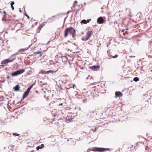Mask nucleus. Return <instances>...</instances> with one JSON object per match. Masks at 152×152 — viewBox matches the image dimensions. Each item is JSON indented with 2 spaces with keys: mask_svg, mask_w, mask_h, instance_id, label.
I'll list each match as a JSON object with an SVG mask.
<instances>
[{
  "mask_svg": "<svg viewBox=\"0 0 152 152\" xmlns=\"http://www.w3.org/2000/svg\"><path fill=\"white\" fill-rule=\"evenodd\" d=\"M22 10H21V9H20V10H19V12H20L21 13V12H22Z\"/></svg>",
  "mask_w": 152,
  "mask_h": 152,
  "instance_id": "nucleus-64",
  "label": "nucleus"
},
{
  "mask_svg": "<svg viewBox=\"0 0 152 152\" xmlns=\"http://www.w3.org/2000/svg\"><path fill=\"white\" fill-rule=\"evenodd\" d=\"M29 94L28 92L25 91L23 95V98H25Z\"/></svg>",
  "mask_w": 152,
  "mask_h": 152,
  "instance_id": "nucleus-18",
  "label": "nucleus"
},
{
  "mask_svg": "<svg viewBox=\"0 0 152 152\" xmlns=\"http://www.w3.org/2000/svg\"><path fill=\"white\" fill-rule=\"evenodd\" d=\"M77 4V1H75L73 4L72 7H75Z\"/></svg>",
  "mask_w": 152,
  "mask_h": 152,
  "instance_id": "nucleus-23",
  "label": "nucleus"
},
{
  "mask_svg": "<svg viewBox=\"0 0 152 152\" xmlns=\"http://www.w3.org/2000/svg\"><path fill=\"white\" fill-rule=\"evenodd\" d=\"M33 86L31 85L28 88L30 89V90H31V89L32 88Z\"/></svg>",
  "mask_w": 152,
  "mask_h": 152,
  "instance_id": "nucleus-37",
  "label": "nucleus"
},
{
  "mask_svg": "<svg viewBox=\"0 0 152 152\" xmlns=\"http://www.w3.org/2000/svg\"><path fill=\"white\" fill-rule=\"evenodd\" d=\"M40 83H41V84H40V85L42 86H44L47 84L46 83H43L42 81L40 82Z\"/></svg>",
  "mask_w": 152,
  "mask_h": 152,
  "instance_id": "nucleus-29",
  "label": "nucleus"
},
{
  "mask_svg": "<svg viewBox=\"0 0 152 152\" xmlns=\"http://www.w3.org/2000/svg\"><path fill=\"white\" fill-rule=\"evenodd\" d=\"M63 105V103H60L59 105H58V106H62Z\"/></svg>",
  "mask_w": 152,
  "mask_h": 152,
  "instance_id": "nucleus-49",
  "label": "nucleus"
},
{
  "mask_svg": "<svg viewBox=\"0 0 152 152\" xmlns=\"http://www.w3.org/2000/svg\"><path fill=\"white\" fill-rule=\"evenodd\" d=\"M34 25H32V27H32V28H34Z\"/></svg>",
  "mask_w": 152,
  "mask_h": 152,
  "instance_id": "nucleus-63",
  "label": "nucleus"
},
{
  "mask_svg": "<svg viewBox=\"0 0 152 152\" xmlns=\"http://www.w3.org/2000/svg\"><path fill=\"white\" fill-rule=\"evenodd\" d=\"M123 25H124V23L123 22H122L121 23V25L122 26Z\"/></svg>",
  "mask_w": 152,
  "mask_h": 152,
  "instance_id": "nucleus-62",
  "label": "nucleus"
},
{
  "mask_svg": "<svg viewBox=\"0 0 152 152\" xmlns=\"http://www.w3.org/2000/svg\"><path fill=\"white\" fill-rule=\"evenodd\" d=\"M13 135L14 136H18L20 135V134L18 133H13Z\"/></svg>",
  "mask_w": 152,
  "mask_h": 152,
  "instance_id": "nucleus-32",
  "label": "nucleus"
},
{
  "mask_svg": "<svg viewBox=\"0 0 152 152\" xmlns=\"http://www.w3.org/2000/svg\"><path fill=\"white\" fill-rule=\"evenodd\" d=\"M25 99V98H23V97H22V99H21V101H22Z\"/></svg>",
  "mask_w": 152,
  "mask_h": 152,
  "instance_id": "nucleus-56",
  "label": "nucleus"
},
{
  "mask_svg": "<svg viewBox=\"0 0 152 152\" xmlns=\"http://www.w3.org/2000/svg\"><path fill=\"white\" fill-rule=\"evenodd\" d=\"M14 56H12V55L11 56V57H12V58H11V59H12L13 58H15V57H14Z\"/></svg>",
  "mask_w": 152,
  "mask_h": 152,
  "instance_id": "nucleus-45",
  "label": "nucleus"
},
{
  "mask_svg": "<svg viewBox=\"0 0 152 152\" xmlns=\"http://www.w3.org/2000/svg\"><path fill=\"white\" fill-rule=\"evenodd\" d=\"M42 53V51H38L36 52H33V54H35V55H36V54H40Z\"/></svg>",
  "mask_w": 152,
  "mask_h": 152,
  "instance_id": "nucleus-27",
  "label": "nucleus"
},
{
  "mask_svg": "<svg viewBox=\"0 0 152 152\" xmlns=\"http://www.w3.org/2000/svg\"><path fill=\"white\" fill-rule=\"evenodd\" d=\"M13 89L14 90V91H19L20 89L19 85L18 84H17L15 86L13 87Z\"/></svg>",
  "mask_w": 152,
  "mask_h": 152,
  "instance_id": "nucleus-9",
  "label": "nucleus"
},
{
  "mask_svg": "<svg viewBox=\"0 0 152 152\" xmlns=\"http://www.w3.org/2000/svg\"><path fill=\"white\" fill-rule=\"evenodd\" d=\"M53 62V61L50 60V61L49 62L47 63V64L48 66H49L50 67H51L52 66H53V64H52Z\"/></svg>",
  "mask_w": 152,
  "mask_h": 152,
  "instance_id": "nucleus-16",
  "label": "nucleus"
},
{
  "mask_svg": "<svg viewBox=\"0 0 152 152\" xmlns=\"http://www.w3.org/2000/svg\"><path fill=\"white\" fill-rule=\"evenodd\" d=\"M128 33V32L127 31H125L123 33V34L124 35H125V34H127Z\"/></svg>",
  "mask_w": 152,
  "mask_h": 152,
  "instance_id": "nucleus-35",
  "label": "nucleus"
},
{
  "mask_svg": "<svg viewBox=\"0 0 152 152\" xmlns=\"http://www.w3.org/2000/svg\"><path fill=\"white\" fill-rule=\"evenodd\" d=\"M93 147L88 148L87 150V152H89L90 151H94V150L93 149Z\"/></svg>",
  "mask_w": 152,
  "mask_h": 152,
  "instance_id": "nucleus-24",
  "label": "nucleus"
},
{
  "mask_svg": "<svg viewBox=\"0 0 152 152\" xmlns=\"http://www.w3.org/2000/svg\"><path fill=\"white\" fill-rule=\"evenodd\" d=\"M110 56L112 58H117L118 57V55L117 54H115L114 56H113L112 55H111Z\"/></svg>",
  "mask_w": 152,
  "mask_h": 152,
  "instance_id": "nucleus-30",
  "label": "nucleus"
},
{
  "mask_svg": "<svg viewBox=\"0 0 152 152\" xmlns=\"http://www.w3.org/2000/svg\"><path fill=\"white\" fill-rule=\"evenodd\" d=\"M67 18H65L64 19V23L65 21V20H66V19Z\"/></svg>",
  "mask_w": 152,
  "mask_h": 152,
  "instance_id": "nucleus-54",
  "label": "nucleus"
},
{
  "mask_svg": "<svg viewBox=\"0 0 152 152\" xmlns=\"http://www.w3.org/2000/svg\"><path fill=\"white\" fill-rule=\"evenodd\" d=\"M133 80L135 82H137L139 80V78L138 77H135L133 78Z\"/></svg>",
  "mask_w": 152,
  "mask_h": 152,
  "instance_id": "nucleus-21",
  "label": "nucleus"
},
{
  "mask_svg": "<svg viewBox=\"0 0 152 152\" xmlns=\"http://www.w3.org/2000/svg\"><path fill=\"white\" fill-rule=\"evenodd\" d=\"M76 31L75 29L72 27L66 28L64 32V36L66 38L69 34L71 35L72 38L76 39Z\"/></svg>",
  "mask_w": 152,
  "mask_h": 152,
  "instance_id": "nucleus-1",
  "label": "nucleus"
},
{
  "mask_svg": "<svg viewBox=\"0 0 152 152\" xmlns=\"http://www.w3.org/2000/svg\"><path fill=\"white\" fill-rule=\"evenodd\" d=\"M18 24H22V23H20V22H19V23H17L16 24V25H18Z\"/></svg>",
  "mask_w": 152,
  "mask_h": 152,
  "instance_id": "nucleus-46",
  "label": "nucleus"
},
{
  "mask_svg": "<svg viewBox=\"0 0 152 152\" xmlns=\"http://www.w3.org/2000/svg\"><path fill=\"white\" fill-rule=\"evenodd\" d=\"M81 23H83L84 24H86L87 23L86 22V20H85V19H84V20H82L81 21Z\"/></svg>",
  "mask_w": 152,
  "mask_h": 152,
  "instance_id": "nucleus-31",
  "label": "nucleus"
},
{
  "mask_svg": "<svg viewBox=\"0 0 152 152\" xmlns=\"http://www.w3.org/2000/svg\"><path fill=\"white\" fill-rule=\"evenodd\" d=\"M87 29H88V31L86 33V37L89 39L93 34V29L91 27H88Z\"/></svg>",
  "mask_w": 152,
  "mask_h": 152,
  "instance_id": "nucleus-4",
  "label": "nucleus"
},
{
  "mask_svg": "<svg viewBox=\"0 0 152 152\" xmlns=\"http://www.w3.org/2000/svg\"><path fill=\"white\" fill-rule=\"evenodd\" d=\"M44 145L43 144H42L40 145L37 146L36 147V149L38 151L40 149H42L44 147Z\"/></svg>",
  "mask_w": 152,
  "mask_h": 152,
  "instance_id": "nucleus-12",
  "label": "nucleus"
},
{
  "mask_svg": "<svg viewBox=\"0 0 152 152\" xmlns=\"http://www.w3.org/2000/svg\"><path fill=\"white\" fill-rule=\"evenodd\" d=\"M10 76L9 75H7V79H9L10 77Z\"/></svg>",
  "mask_w": 152,
  "mask_h": 152,
  "instance_id": "nucleus-47",
  "label": "nucleus"
},
{
  "mask_svg": "<svg viewBox=\"0 0 152 152\" xmlns=\"http://www.w3.org/2000/svg\"><path fill=\"white\" fill-rule=\"evenodd\" d=\"M50 41H49L48 42V43H47V44H48L50 43Z\"/></svg>",
  "mask_w": 152,
  "mask_h": 152,
  "instance_id": "nucleus-61",
  "label": "nucleus"
},
{
  "mask_svg": "<svg viewBox=\"0 0 152 152\" xmlns=\"http://www.w3.org/2000/svg\"><path fill=\"white\" fill-rule=\"evenodd\" d=\"M55 16H52L51 18H48V19H49V20H51L52 19V18H53L54 17H55Z\"/></svg>",
  "mask_w": 152,
  "mask_h": 152,
  "instance_id": "nucleus-39",
  "label": "nucleus"
},
{
  "mask_svg": "<svg viewBox=\"0 0 152 152\" xmlns=\"http://www.w3.org/2000/svg\"><path fill=\"white\" fill-rule=\"evenodd\" d=\"M18 74L17 73L16 71H15V72H12L11 73V75L12 76H17L18 75Z\"/></svg>",
  "mask_w": 152,
  "mask_h": 152,
  "instance_id": "nucleus-19",
  "label": "nucleus"
},
{
  "mask_svg": "<svg viewBox=\"0 0 152 152\" xmlns=\"http://www.w3.org/2000/svg\"><path fill=\"white\" fill-rule=\"evenodd\" d=\"M124 29H123L121 31V32H124Z\"/></svg>",
  "mask_w": 152,
  "mask_h": 152,
  "instance_id": "nucleus-57",
  "label": "nucleus"
},
{
  "mask_svg": "<svg viewBox=\"0 0 152 152\" xmlns=\"http://www.w3.org/2000/svg\"><path fill=\"white\" fill-rule=\"evenodd\" d=\"M24 15L26 16V17H27V18H28V19L29 20H30V18L29 17V16L27 15V14L26 13V12L25 11V13H24Z\"/></svg>",
  "mask_w": 152,
  "mask_h": 152,
  "instance_id": "nucleus-28",
  "label": "nucleus"
},
{
  "mask_svg": "<svg viewBox=\"0 0 152 152\" xmlns=\"http://www.w3.org/2000/svg\"><path fill=\"white\" fill-rule=\"evenodd\" d=\"M11 7L12 9V10H14V7L12 5H11Z\"/></svg>",
  "mask_w": 152,
  "mask_h": 152,
  "instance_id": "nucleus-36",
  "label": "nucleus"
},
{
  "mask_svg": "<svg viewBox=\"0 0 152 152\" xmlns=\"http://www.w3.org/2000/svg\"><path fill=\"white\" fill-rule=\"evenodd\" d=\"M22 101H21V100L18 102L17 104H16V105H17L18 104H19V103H21V102H22Z\"/></svg>",
  "mask_w": 152,
  "mask_h": 152,
  "instance_id": "nucleus-50",
  "label": "nucleus"
},
{
  "mask_svg": "<svg viewBox=\"0 0 152 152\" xmlns=\"http://www.w3.org/2000/svg\"><path fill=\"white\" fill-rule=\"evenodd\" d=\"M124 38L125 39H128V37H124Z\"/></svg>",
  "mask_w": 152,
  "mask_h": 152,
  "instance_id": "nucleus-58",
  "label": "nucleus"
},
{
  "mask_svg": "<svg viewBox=\"0 0 152 152\" xmlns=\"http://www.w3.org/2000/svg\"><path fill=\"white\" fill-rule=\"evenodd\" d=\"M96 129H97V128L95 127V128L94 129H92V130H93V132H94L96 131Z\"/></svg>",
  "mask_w": 152,
  "mask_h": 152,
  "instance_id": "nucleus-41",
  "label": "nucleus"
},
{
  "mask_svg": "<svg viewBox=\"0 0 152 152\" xmlns=\"http://www.w3.org/2000/svg\"><path fill=\"white\" fill-rule=\"evenodd\" d=\"M35 92L36 93H37V94H35V95L36 96H37L38 95V91H35Z\"/></svg>",
  "mask_w": 152,
  "mask_h": 152,
  "instance_id": "nucleus-40",
  "label": "nucleus"
},
{
  "mask_svg": "<svg viewBox=\"0 0 152 152\" xmlns=\"http://www.w3.org/2000/svg\"><path fill=\"white\" fill-rule=\"evenodd\" d=\"M83 102L84 103H86V99H84L83 100Z\"/></svg>",
  "mask_w": 152,
  "mask_h": 152,
  "instance_id": "nucleus-44",
  "label": "nucleus"
},
{
  "mask_svg": "<svg viewBox=\"0 0 152 152\" xmlns=\"http://www.w3.org/2000/svg\"><path fill=\"white\" fill-rule=\"evenodd\" d=\"M81 39L83 41H87L89 39L86 37L84 36L82 37V38Z\"/></svg>",
  "mask_w": 152,
  "mask_h": 152,
  "instance_id": "nucleus-22",
  "label": "nucleus"
},
{
  "mask_svg": "<svg viewBox=\"0 0 152 152\" xmlns=\"http://www.w3.org/2000/svg\"><path fill=\"white\" fill-rule=\"evenodd\" d=\"M18 75H19L23 73L25 71V70L23 69H19L16 71Z\"/></svg>",
  "mask_w": 152,
  "mask_h": 152,
  "instance_id": "nucleus-11",
  "label": "nucleus"
},
{
  "mask_svg": "<svg viewBox=\"0 0 152 152\" xmlns=\"http://www.w3.org/2000/svg\"><path fill=\"white\" fill-rule=\"evenodd\" d=\"M100 67L99 65H94L89 66V69L93 71H97L98 69Z\"/></svg>",
  "mask_w": 152,
  "mask_h": 152,
  "instance_id": "nucleus-6",
  "label": "nucleus"
},
{
  "mask_svg": "<svg viewBox=\"0 0 152 152\" xmlns=\"http://www.w3.org/2000/svg\"><path fill=\"white\" fill-rule=\"evenodd\" d=\"M105 21L106 20H104L102 17H100L97 18V22L98 24H102L104 23Z\"/></svg>",
  "mask_w": 152,
  "mask_h": 152,
  "instance_id": "nucleus-7",
  "label": "nucleus"
},
{
  "mask_svg": "<svg viewBox=\"0 0 152 152\" xmlns=\"http://www.w3.org/2000/svg\"><path fill=\"white\" fill-rule=\"evenodd\" d=\"M90 21V20H87V23H88Z\"/></svg>",
  "mask_w": 152,
  "mask_h": 152,
  "instance_id": "nucleus-52",
  "label": "nucleus"
},
{
  "mask_svg": "<svg viewBox=\"0 0 152 152\" xmlns=\"http://www.w3.org/2000/svg\"><path fill=\"white\" fill-rule=\"evenodd\" d=\"M138 143H136L135 144V145L136 146H137V145H138Z\"/></svg>",
  "mask_w": 152,
  "mask_h": 152,
  "instance_id": "nucleus-55",
  "label": "nucleus"
},
{
  "mask_svg": "<svg viewBox=\"0 0 152 152\" xmlns=\"http://www.w3.org/2000/svg\"><path fill=\"white\" fill-rule=\"evenodd\" d=\"M93 85H90L89 86L88 88H91V89L92 90H94V91L95 90V88L96 87V86H93Z\"/></svg>",
  "mask_w": 152,
  "mask_h": 152,
  "instance_id": "nucleus-17",
  "label": "nucleus"
},
{
  "mask_svg": "<svg viewBox=\"0 0 152 152\" xmlns=\"http://www.w3.org/2000/svg\"><path fill=\"white\" fill-rule=\"evenodd\" d=\"M57 70L56 71H53V70H49L47 71H46V74H48L49 73H56L57 71Z\"/></svg>",
  "mask_w": 152,
  "mask_h": 152,
  "instance_id": "nucleus-15",
  "label": "nucleus"
},
{
  "mask_svg": "<svg viewBox=\"0 0 152 152\" xmlns=\"http://www.w3.org/2000/svg\"><path fill=\"white\" fill-rule=\"evenodd\" d=\"M61 58L62 59V61L63 62H64L68 60V58L66 57H64L62 58Z\"/></svg>",
  "mask_w": 152,
  "mask_h": 152,
  "instance_id": "nucleus-25",
  "label": "nucleus"
},
{
  "mask_svg": "<svg viewBox=\"0 0 152 152\" xmlns=\"http://www.w3.org/2000/svg\"><path fill=\"white\" fill-rule=\"evenodd\" d=\"M46 71H44L43 70H42L40 71L39 72V74H46Z\"/></svg>",
  "mask_w": 152,
  "mask_h": 152,
  "instance_id": "nucleus-26",
  "label": "nucleus"
},
{
  "mask_svg": "<svg viewBox=\"0 0 152 152\" xmlns=\"http://www.w3.org/2000/svg\"><path fill=\"white\" fill-rule=\"evenodd\" d=\"M11 58L12 57H10L8 58L5 59L2 61L1 63V64L2 65H0V66H1L2 67H4V66H7L8 63L12 62L16 59V58H15L12 59H11Z\"/></svg>",
  "mask_w": 152,
  "mask_h": 152,
  "instance_id": "nucleus-2",
  "label": "nucleus"
},
{
  "mask_svg": "<svg viewBox=\"0 0 152 152\" xmlns=\"http://www.w3.org/2000/svg\"><path fill=\"white\" fill-rule=\"evenodd\" d=\"M5 81V80H3V81L1 82L2 83H4V81Z\"/></svg>",
  "mask_w": 152,
  "mask_h": 152,
  "instance_id": "nucleus-60",
  "label": "nucleus"
},
{
  "mask_svg": "<svg viewBox=\"0 0 152 152\" xmlns=\"http://www.w3.org/2000/svg\"><path fill=\"white\" fill-rule=\"evenodd\" d=\"M71 12V10H69V11H68L67 12V13H69Z\"/></svg>",
  "mask_w": 152,
  "mask_h": 152,
  "instance_id": "nucleus-48",
  "label": "nucleus"
},
{
  "mask_svg": "<svg viewBox=\"0 0 152 152\" xmlns=\"http://www.w3.org/2000/svg\"><path fill=\"white\" fill-rule=\"evenodd\" d=\"M4 14V15L3 16V18L2 19V20H3L5 18H7V13L6 11L5 10L3 12H2Z\"/></svg>",
  "mask_w": 152,
  "mask_h": 152,
  "instance_id": "nucleus-14",
  "label": "nucleus"
},
{
  "mask_svg": "<svg viewBox=\"0 0 152 152\" xmlns=\"http://www.w3.org/2000/svg\"><path fill=\"white\" fill-rule=\"evenodd\" d=\"M32 44H31V45H29V46L26 48H23V49H19L18 51L15 54H13L12 55V56H15V55H18V53L20 52L21 54H23L24 53H23V52H24L25 50H28L31 46Z\"/></svg>",
  "mask_w": 152,
  "mask_h": 152,
  "instance_id": "nucleus-5",
  "label": "nucleus"
},
{
  "mask_svg": "<svg viewBox=\"0 0 152 152\" xmlns=\"http://www.w3.org/2000/svg\"><path fill=\"white\" fill-rule=\"evenodd\" d=\"M38 24V22H36L34 23V25L36 26Z\"/></svg>",
  "mask_w": 152,
  "mask_h": 152,
  "instance_id": "nucleus-42",
  "label": "nucleus"
},
{
  "mask_svg": "<svg viewBox=\"0 0 152 152\" xmlns=\"http://www.w3.org/2000/svg\"><path fill=\"white\" fill-rule=\"evenodd\" d=\"M15 4V2L14 1H12L11 2V5H14Z\"/></svg>",
  "mask_w": 152,
  "mask_h": 152,
  "instance_id": "nucleus-38",
  "label": "nucleus"
},
{
  "mask_svg": "<svg viewBox=\"0 0 152 152\" xmlns=\"http://www.w3.org/2000/svg\"><path fill=\"white\" fill-rule=\"evenodd\" d=\"M30 90H30V89H29L28 88L26 91V92H28V93H29Z\"/></svg>",
  "mask_w": 152,
  "mask_h": 152,
  "instance_id": "nucleus-33",
  "label": "nucleus"
},
{
  "mask_svg": "<svg viewBox=\"0 0 152 152\" xmlns=\"http://www.w3.org/2000/svg\"><path fill=\"white\" fill-rule=\"evenodd\" d=\"M7 20H11V19H10V18L9 17H7Z\"/></svg>",
  "mask_w": 152,
  "mask_h": 152,
  "instance_id": "nucleus-51",
  "label": "nucleus"
},
{
  "mask_svg": "<svg viewBox=\"0 0 152 152\" xmlns=\"http://www.w3.org/2000/svg\"><path fill=\"white\" fill-rule=\"evenodd\" d=\"M76 86V85L75 84H73V88H75V87Z\"/></svg>",
  "mask_w": 152,
  "mask_h": 152,
  "instance_id": "nucleus-53",
  "label": "nucleus"
},
{
  "mask_svg": "<svg viewBox=\"0 0 152 152\" xmlns=\"http://www.w3.org/2000/svg\"><path fill=\"white\" fill-rule=\"evenodd\" d=\"M55 58H58H58H62L61 56H58V55H56L55 56Z\"/></svg>",
  "mask_w": 152,
  "mask_h": 152,
  "instance_id": "nucleus-34",
  "label": "nucleus"
},
{
  "mask_svg": "<svg viewBox=\"0 0 152 152\" xmlns=\"http://www.w3.org/2000/svg\"><path fill=\"white\" fill-rule=\"evenodd\" d=\"M115 97L117 98V97H120L122 96V94L119 91H116L115 93Z\"/></svg>",
  "mask_w": 152,
  "mask_h": 152,
  "instance_id": "nucleus-8",
  "label": "nucleus"
},
{
  "mask_svg": "<svg viewBox=\"0 0 152 152\" xmlns=\"http://www.w3.org/2000/svg\"><path fill=\"white\" fill-rule=\"evenodd\" d=\"M64 24L62 26V28H64Z\"/></svg>",
  "mask_w": 152,
  "mask_h": 152,
  "instance_id": "nucleus-59",
  "label": "nucleus"
},
{
  "mask_svg": "<svg viewBox=\"0 0 152 152\" xmlns=\"http://www.w3.org/2000/svg\"><path fill=\"white\" fill-rule=\"evenodd\" d=\"M36 81H35L34 82V83L32 85L33 86L36 83Z\"/></svg>",
  "mask_w": 152,
  "mask_h": 152,
  "instance_id": "nucleus-43",
  "label": "nucleus"
},
{
  "mask_svg": "<svg viewBox=\"0 0 152 152\" xmlns=\"http://www.w3.org/2000/svg\"><path fill=\"white\" fill-rule=\"evenodd\" d=\"M43 27V25L42 24H41L40 26L38 27L37 29V33H39L41 28Z\"/></svg>",
  "mask_w": 152,
  "mask_h": 152,
  "instance_id": "nucleus-13",
  "label": "nucleus"
},
{
  "mask_svg": "<svg viewBox=\"0 0 152 152\" xmlns=\"http://www.w3.org/2000/svg\"><path fill=\"white\" fill-rule=\"evenodd\" d=\"M7 18L6 19L5 18L3 20H2L3 21H4V22L3 23L4 24L5 23L7 24H8L10 23V20H7Z\"/></svg>",
  "mask_w": 152,
  "mask_h": 152,
  "instance_id": "nucleus-20",
  "label": "nucleus"
},
{
  "mask_svg": "<svg viewBox=\"0 0 152 152\" xmlns=\"http://www.w3.org/2000/svg\"><path fill=\"white\" fill-rule=\"evenodd\" d=\"M73 119V118H69L68 117V118H66L65 119V122L67 123H69V122H71L72 121V120Z\"/></svg>",
  "mask_w": 152,
  "mask_h": 152,
  "instance_id": "nucleus-10",
  "label": "nucleus"
},
{
  "mask_svg": "<svg viewBox=\"0 0 152 152\" xmlns=\"http://www.w3.org/2000/svg\"><path fill=\"white\" fill-rule=\"evenodd\" d=\"M93 149L94 150L95 152H103L106 151H110L111 149L102 147H94Z\"/></svg>",
  "mask_w": 152,
  "mask_h": 152,
  "instance_id": "nucleus-3",
  "label": "nucleus"
}]
</instances>
